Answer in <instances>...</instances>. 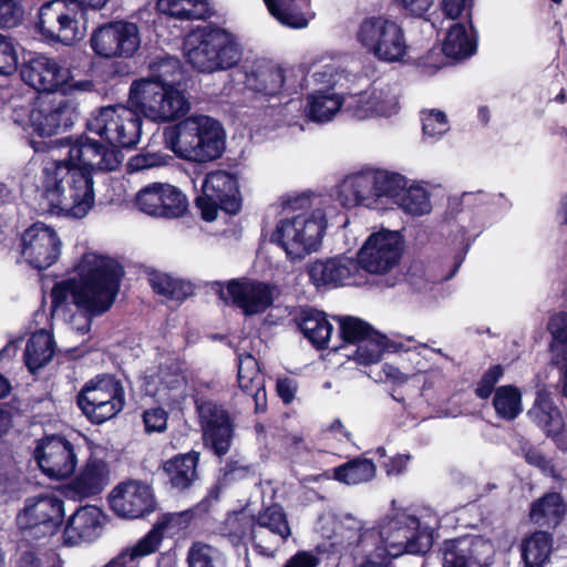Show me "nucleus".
Returning a JSON list of instances; mask_svg holds the SVG:
<instances>
[{"label":"nucleus","mask_w":567,"mask_h":567,"mask_svg":"<svg viewBox=\"0 0 567 567\" xmlns=\"http://www.w3.org/2000/svg\"><path fill=\"white\" fill-rule=\"evenodd\" d=\"M179 84L166 82L162 75L133 81L128 105L115 104L99 109L86 122L105 144L85 133L58 140L66 156L45 163L38 190L50 210L82 219L95 206L93 173L112 172L123 161L122 148L137 145L142 118L168 122L184 116L190 109Z\"/></svg>","instance_id":"obj_1"},{"label":"nucleus","mask_w":567,"mask_h":567,"mask_svg":"<svg viewBox=\"0 0 567 567\" xmlns=\"http://www.w3.org/2000/svg\"><path fill=\"white\" fill-rule=\"evenodd\" d=\"M73 269L80 284L78 309L85 313V323L78 330L85 334L91 330L92 317L107 312L114 305L125 270L117 260L95 254H84Z\"/></svg>","instance_id":"obj_2"},{"label":"nucleus","mask_w":567,"mask_h":567,"mask_svg":"<svg viewBox=\"0 0 567 567\" xmlns=\"http://www.w3.org/2000/svg\"><path fill=\"white\" fill-rule=\"evenodd\" d=\"M163 143L181 159L207 163L223 155L226 132L218 120L208 115H193L165 126Z\"/></svg>","instance_id":"obj_3"},{"label":"nucleus","mask_w":567,"mask_h":567,"mask_svg":"<svg viewBox=\"0 0 567 567\" xmlns=\"http://www.w3.org/2000/svg\"><path fill=\"white\" fill-rule=\"evenodd\" d=\"M184 47L187 62L202 73L233 69L243 56V48L235 34L213 24L190 31Z\"/></svg>","instance_id":"obj_4"},{"label":"nucleus","mask_w":567,"mask_h":567,"mask_svg":"<svg viewBox=\"0 0 567 567\" xmlns=\"http://www.w3.org/2000/svg\"><path fill=\"white\" fill-rule=\"evenodd\" d=\"M76 117V106L66 97L21 106L13 112L14 123L23 130L28 144L35 153L49 152L53 142L47 138L72 127Z\"/></svg>","instance_id":"obj_5"},{"label":"nucleus","mask_w":567,"mask_h":567,"mask_svg":"<svg viewBox=\"0 0 567 567\" xmlns=\"http://www.w3.org/2000/svg\"><path fill=\"white\" fill-rule=\"evenodd\" d=\"M420 519L404 511L384 517L375 528L360 534L359 544L365 545L369 538L375 539V556L382 560H392L404 554H424L429 543H423Z\"/></svg>","instance_id":"obj_6"},{"label":"nucleus","mask_w":567,"mask_h":567,"mask_svg":"<svg viewBox=\"0 0 567 567\" xmlns=\"http://www.w3.org/2000/svg\"><path fill=\"white\" fill-rule=\"evenodd\" d=\"M64 517V502L60 496L50 493L27 498L16 517L21 543L48 544L60 533Z\"/></svg>","instance_id":"obj_7"},{"label":"nucleus","mask_w":567,"mask_h":567,"mask_svg":"<svg viewBox=\"0 0 567 567\" xmlns=\"http://www.w3.org/2000/svg\"><path fill=\"white\" fill-rule=\"evenodd\" d=\"M85 20L80 2L49 0L38 9L35 30L48 43L73 45L85 37Z\"/></svg>","instance_id":"obj_8"},{"label":"nucleus","mask_w":567,"mask_h":567,"mask_svg":"<svg viewBox=\"0 0 567 567\" xmlns=\"http://www.w3.org/2000/svg\"><path fill=\"white\" fill-rule=\"evenodd\" d=\"M327 228L326 214L321 209L300 213L280 219L270 241L282 248L288 258H301L318 250Z\"/></svg>","instance_id":"obj_9"},{"label":"nucleus","mask_w":567,"mask_h":567,"mask_svg":"<svg viewBox=\"0 0 567 567\" xmlns=\"http://www.w3.org/2000/svg\"><path fill=\"white\" fill-rule=\"evenodd\" d=\"M76 405L92 424H103L124 409V386L114 374H97L79 391Z\"/></svg>","instance_id":"obj_10"},{"label":"nucleus","mask_w":567,"mask_h":567,"mask_svg":"<svg viewBox=\"0 0 567 567\" xmlns=\"http://www.w3.org/2000/svg\"><path fill=\"white\" fill-rule=\"evenodd\" d=\"M21 79L38 92L72 93L74 91L90 92L94 89L92 80H75L70 69L60 64L51 56L41 53H30L20 68Z\"/></svg>","instance_id":"obj_11"},{"label":"nucleus","mask_w":567,"mask_h":567,"mask_svg":"<svg viewBox=\"0 0 567 567\" xmlns=\"http://www.w3.org/2000/svg\"><path fill=\"white\" fill-rule=\"evenodd\" d=\"M205 221H214L218 210L235 216L241 212L243 196L237 173L216 169L206 174L202 195L195 199Z\"/></svg>","instance_id":"obj_12"},{"label":"nucleus","mask_w":567,"mask_h":567,"mask_svg":"<svg viewBox=\"0 0 567 567\" xmlns=\"http://www.w3.org/2000/svg\"><path fill=\"white\" fill-rule=\"evenodd\" d=\"M357 40L367 52L383 62H399L408 52L403 28L381 16L364 18L359 25Z\"/></svg>","instance_id":"obj_13"},{"label":"nucleus","mask_w":567,"mask_h":567,"mask_svg":"<svg viewBox=\"0 0 567 567\" xmlns=\"http://www.w3.org/2000/svg\"><path fill=\"white\" fill-rule=\"evenodd\" d=\"M205 447L221 458L231 449L235 436V419L224 404L212 399L195 400Z\"/></svg>","instance_id":"obj_14"},{"label":"nucleus","mask_w":567,"mask_h":567,"mask_svg":"<svg viewBox=\"0 0 567 567\" xmlns=\"http://www.w3.org/2000/svg\"><path fill=\"white\" fill-rule=\"evenodd\" d=\"M92 51L104 59H128L141 45L140 29L127 20H112L93 29L90 39Z\"/></svg>","instance_id":"obj_15"},{"label":"nucleus","mask_w":567,"mask_h":567,"mask_svg":"<svg viewBox=\"0 0 567 567\" xmlns=\"http://www.w3.org/2000/svg\"><path fill=\"white\" fill-rule=\"evenodd\" d=\"M403 237L399 231L381 230L371 234L358 252V271L384 275L396 267L402 258Z\"/></svg>","instance_id":"obj_16"},{"label":"nucleus","mask_w":567,"mask_h":567,"mask_svg":"<svg viewBox=\"0 0 567 567\" xmlns=\"http://www.w3.org/2000/svg\"><path fill=\"white\" fill-rule=\"evenodd\" d=\"M218 298L240 309L245 316L264 313L274 303V287L247 277L234 278L225 285L216 282Z\"/></svg>","instance_id":"obj_17"},{"label":"nucleus","mask_w":567,"mask_h":567,"mask_svg":"<svg viewBox=\"0 0 567 567\" xmlns=\"http://www.w3.org/2000/svg\"><path fill=\"white\" fill-rule=\"evenodd\" d=\"M34 458L41 472L56 481L69 478L78 465L75 445L59 434L40 439L34 450Z\"/></svg>","instance_id":"obj_18"},{"label":"nucleus","mask_w":567,"mask_h":567,"mask_svg":"<svg viewBox=\"0 0 567 567\" xmlns=\"http://www.w3.org/2000/svg\"><path fill=\"white\" fill-rule=\"evenodd\" d=\"M61 246L56 231L40 221L29 226L20 237L21 256L38 270L48 269L58 260Z\"/></svg>","instance_id":"obj_19"},{"label":"nucleus","mask_w":567,"mask_h":567,"mask_svg":"<svg viewBox=\"0 0 567 567\" xmlns=\"http://www.w3.org/2000/svg\"><path fill=\"white\" fill-rule=\"evenodd\" d=\"M136 207L154 217L174 219L184 216L188 209L185 194L171 184L153 183L143 187L135 198Z\"/></svg>","instance_id":"obj_20"},{"label":"nucleus","mask_w":567,"mask_h":567,"mask_svg":"<svg viewBox=\"0 0 567 567\" xmlns=\"http://www.w3.org/2000/svg\"><path fill=\"white\" fill-rule=\"evenodd\" d=\"M443 567H489L494 560V548L482 536H464L443 543Z\"/></svg>","instance_id":"obj_21"},{"label":"nucleus","mask_w":567,"mask_h":567,"mask_svg":"<svg viewBox=\"0 0 567 567\" xmlns=\"http://www.w3.org/2000/svg\"><path fill=\"white\" fill-rule=\"evenodd\" d=\"M112 509L125 518H142L156 509L152 487L136 480H127L116 485L109 497Z\"/></svg>","instance_id":"obj_22"},{"label":"nucleus","mask_w":567,"mask_h":567,"mask_svg":"<svg viewBox=\"0 0 567 567\" xmlns=\"http://www.w3.org/2000/svg\"><path fill=\"white\" fill-rule=\"evenodd\" d=\"M358 262L344 255L309 261L306 271L310 282L317 288L350 285L358 275Z\"/></svg>","instance_id":"obj_23"},{"label":"nucleus","mask_w":567,"mask_h":567,"mask_svg":"<svg viewBox=\"0 0 567 567\" xmlns=\"http://www.w3.org/2000/svg\"><path fill=\"white\" fill-rule=\"evenodd\" d=\"M546 330L550 337L548 342L549 365L558 371L560 394L567 400V311L559 310L548 317Z\"/></svg>","instance_id":"obj_24"},{"label":"nucleus","mask_w":567,"mask_h":567,"mask_svg":"<svg viewBox=\"0 0 567 567\" xmlns=\"http://www.w3.org/2000/svg\"><path fill=\"white\" fill-rule=\"evenodd\" d=\"M292 321L315 349L320 351L329 348L333 326L324 311L311 306H300L292 313Z\"/></svg>","instance_id":"obj_25"},{"label":"nucleus","mask_w":567,"mask_h":567,"mask_svg":"<svg viewBox=\"0 0 567 567\" xmlns=\"http://www.w3.org/2000/svg\"><path fill=\"white\" fill-rule=\"evenodd\" d=\"M237 362L239 389L252 399L256 413L265 412L267 409V393L257 359L249 352H243L237 354Z\"/></svg>","instance_id":"obj_26"},{"label":"nucleus","mask_w":567,"mask_h":567,"mask_svg":"<svg viewBox=\"0 0 567 567\" xmlns=\"http://www.w3.org/2000/svg\"><path fill=\"white\" fill-rule=\"evenodd\" d=\"M101 516L102 512L96 506H80L65 522L64 544L74 546L94 540L102 527Z\"/></svg>","instance_id":"obj_27"},{"label":"nucleus","mask_w":567,"mask_h":567,"mask_svg":"<svg viewBox=\"0 0 567 567\" xmlns=\"http://www.w3.org/2000/svg\"><path fill=\"white\" fill-rule=\"evenodd\" d=\"M109 481V463L104 458L91 454L71 481L70 488L80 497H91L101 494Z\"/></svg>","instance_id":"obj_28"},{"label":"nucleus","mask_w":567,"mask_h":567,"mask_svg":"<svg viewBox=\"0 0 567 567\" xmlns=\"http://www.w3.org/2000/svg\"><path fill=\"white\" fill-rule=\"evenodd\" d=\"M199 458L200 453L192 450L187 453H178L163 462L161 468L173 489L186 492L194 485L199 478L197 472Z\"/></svg>","instance_id":"obj_29"},{"label":"nucleus","mask_w":567,"mask_h":567,"mask_svg":"<svg viewBox=\"0 0 567 567\" xmlns=\"http://www.w3.org/2000/svg\"><path fill=\"white\" fill-rule=\"evenodd\" d=\"M284 83V70L270 61H255L251 69L246 72V87L266 97L278 95Z\"/></svg>","instance_id":"obj_30"},{"label":"nucleus","mask_w":567,"mask_h":567,"mask_svg":"<svg viewBox=\"0 0 567 567\" xmlns=\"http://www.w3.org/2000/svg\"><path fill=\"white\" fill-rule=\"evenodd\" d=\"M340 198L347 207L370 206L374 203L378 199L374 171L348 176L340 186Z\"/></svg>","instance_id":"obj_31"},{"label":"nucleus","mask_w":567,"mask_h":567,"mask_svg":"<svg viewBox=\"0 0 567 567\" xmlns=\"http://www.w3.org/2000/svg\"><path fill=\"white\" fill-rule=\"evenodd\" d=\"M567 514V504L559 492H547L532 502L529 519L546 528L555 529Z\"/></svg>","instance_id":"obj_32"},{"label":"nucleus","mask_w":567,"mask_h":567,"mask_svg":"<svg viewBox=\"0 0 567 567\" xmlns=\"http://www.w3.org/2000/svg\"><path fill=\"white\" fill-rule=\"evenodd\" d=\"M528 416L544 433H556L557 430L566 426L561 411L556 405L551 392L545 385L536 391Z\"/></svg>","instance_id":"obj_33"},{"label":"nucleus","mask_w":567,"mask_h":567,"mask_svg":"<svg viewBox=\"0 0 567 567\" xmlns=\"http://www.w3.org/2000/svg\"><path fill=\"white\" fill-rule=\"evenodd\" d=\"M158 13L177 21L207 20L214 14L207 0H157Z\"/></svg>","instance_id":"obj_34"},{"label":"nucleus","mask_w":567,"mask_h":567,"mask_svg":"<svg viewBox=\"0 0 567 567\" xmlns=\"http://www.w3.org/2000/svg\"><path fill=\"white\" fill-rule=\"evenodd\" d=\"M554 538L549 532L536 530L520 544L522 559L526 567H544L553 551Z\"/></svg>","instance_id":"obj_35"},{"label":"nucleus","mask_w":567,"mask_h":567,"mask_svg":"<svg viewBox=\"0 0 567 567\" xmlns=\"http://www.w3.org/2000/svg\"><path fill=\"white\" fill-rule=\"evenodd\" d=\"M166 524L167 518L163 522H156L151 530L133 547L123 549L118 555L112 558L111 565H122V561L136 565V559L155 553L164 538Z\"/></svg>","instance_id":"obj_36"},{"label":"nucleus","mask_w":567,"mask_h":567,"mask_svg":"<svg viewBox=\"0 0 567 567\" xmlns=\"http://www.w3.org/2000/svg\"><path fill=\"white\" fill-rule=\"evenodd\" d=\"M477 42L471 38L463 23L452 25L442 44V52L447 59L462 61L476 53Z\"/></svg>","instance_id":"obj_37"},{"label":"nucleus","mask_w":567,"mask_h":567,"mask_svg":"<svg viewBox=\"0 0 567 567\" xmlns=\"http://www.w3.org/2000/svg\"><path fill=\"white\" fill-rule=\"evenodd\" d=\"M398 349L395 342L374 329L357 346L353 359L359 364L369 365L379 362L384 352H395Z\"/></svg>","instance_id":"obj_38"},{"label":"nucleus","mask_w":567,"mask_h":567,"mask_svg":"<svg viewBox=\"0 0 567 567\" xmlns=\"http://www.w3.org/2000/svg\"><path fill=\"white\" fill-rule=\"evenodd\" d=\"M40 543H21L13 567H63V561L53 549Z\"/></svg>","instance_id":"obj_39"},{"label":"nucleus","mask_w":567,"mask_h":567,"mask_svg":"<svg viewBox=\"0 0 567 567\" xmlns=\"http://www.w3.org/2000/svg\"><path fill=\"white\" fill-rule=\"evenodd\" d=\"M148 284L156 295L163 296L169 300L184 301L194 293L190 282L173 278L159 271L150 274Z\"/></svg>","instance_id":"obj_40"},{"label":"nucleus","mask_w":567,"mask_h":567,"mask_svg":"<svg viewBox=\"0 0 567 567\" xmlns=\"http://www.w3.org/2000/svg\"><path fill=\"white\" fill-rule=\"evenodd\" d=\"M372 460L355 457L333 468V478L347 485H357L371 481L375 476Z\"/></svg>","instance_id":"obj_41"},{"label":"nucleus","mask_w":567,"mask_h":567,"mask_svg":"<svg viewBox=\"0 0 567 567\" xmlns=\"http://www.w3.org/2000/svg\"><path fill=\"white\" fill-rule=\"evenodd\" d=\"M492 403L496 415L505 421H514L523 412L522 392L513 384L498 386Z\"/></svg>","instance_id":"obj_42"},{"label":"nucleus","mask_w":567,"mask_h":567,"mask_svg":"<svg viewBox=\"0 0 567 567\" xmlns=\"http://www.w3.org/2000/svg\"><path fill=\"white\" fill-rule=\"evenodd\" d=\"M254 525L267 528L274 535L280 537L281 543H286L291 536V528L288 523L287 514L280 504L274 503L252 516Z\"/></svg>","instance_id":"obj_43"},{"label":"nucleus","mask_w":567,"mask_h":567,"mask_svg":"<svg viewBox=\"0 0 567 567\" xmlns=\"http://www.w3.org/2000/svg\"><path fill=\"white\" fill-rule=\"evenodd\" d=\"M54 354L53 341L44 334H33L27 342L24 363L31 373L47 365Z\"/></svg>","instance_id":"obj_44"},{"label":"nucleus","mask_w":567,"mask_h":567,"mask_svg":"<svg viewBox=\"0 0 567 567\" xmlns=\"http://www.w3.org/2000/svg\"><path fill=\"white\" fill-rule=\"evenodd\" d=\"M269 13L282 25L302 29L308 19L297 4V0H264Z\"/></svg>","instance_id":"obj_45"},{"label":"nucleus","mask_w":567,"mask_h":567,"mask_svg":"<svg viewBox=\"0 0 567 567\" xmlns=\"http://www.w3.org/2000/svg\"><path fill=\"white\" fill-rule=\"evenodd\" d=\"M342 100L334 93L316 91L309 96L307 115L313 122H327L340 110Z\"/></svg>","instance_id":"obj_46"},{"label":"nucleus","mask_w":567,"mask_h":567,"mask_svg":"<svg viewBox=\"0 0 567 567\" xmlns=\"http://www.w3.org/2000/svg\"><path fill=\"white\" fill-rule=\"evenodd\" d=\"M339 323V337L342 344L358 346L374 328L367 321L351 316L334 317Z\"/></svg>","instance_id":"obj_47"},{"label":"nucleus","mask_w":567,"mask_h":567,"mask_svg":"<svg viewBox=\"0 0 567 567\" xmlns=\"http://www.w3.org/2000/svg\"><path fill=\"white\" fill-rule=\"evenodd\" d=\"M399 206L408 214L421 216L431 210L429 193L421 186L406 187L396 200Z\"/></svg>","instance_id":"obj_48"},{"label":"nucleus","mask_w":567,"mask_h":567,"mask_svg":"<svg viewBox=\"0 0 567 567\" xmlns=\"http://www.w3.org/2000/svg\"><path fill=\"white\" fill-rule=\"evenodd\" d=\"M185 361L176 353H168L158 364L155 377L168 389H176L184 379Z\"/></svg>","instance_id":"obj_49"},{"label":"nucleus","mask_w":567,"mask_h":567,"mask_svg":"<svg viewBox=\"0 0 567 567\" xmlns=\"http://www.w3.org/2000/svg\"><path fill=\"white\" fill-rule=\"evenodd\" d=\"M377 182V197H389L399 199L403 190H405L406 178L399 174L382 169L374 171Z\"/></svg>","instance_id":"obj_50"},{"label":"nucleus","mask_w":567,"mask_h":567,"mask_svg":"<svg viewBox=\"0 0 567 567\" xmlns=\"http://www.w3.org/2000/svg\"><path fill=\"white\" fill-rule=\"evenodd\" d=\"M254 473L252 465L229 457L226 460L225 465L220 467L218 475L220 476V484L229 486L234 483L248 480Z\"/></svg>","instance_id":"obj_51"},{"label":"nucleus","mask_w":567,"mask_h":567,"mask_svg":"<svg viewBox=\"0 0 567 567\" xmlns=\"http://www.w3.org/2000/svg\"><path fill=\"white\" fill-rule=\"evenodd\" d=\"M504 372L502 364H492L477 381L474 389L475 395L481 400H487L493 393L495 394L496 384L503 378Z\"/></svg>","instance_id":"obj_52"},{"label":"nucleus","mask_w":567,"mask_h":567,"mask_svg":"<svg viewBox=\"0 0 567 567\" xmlns=\"http://www.w3.org/2000/svg\"><path fill=\"white\" fill-rule=\"evenodd\" d=\"M80 290V284L78 278H68L60 282H56L51 290V306L52 309H58L66 303L69 296H72L74 305L78 307V291Z\"/></svg>","instance_id":"obj_53"},{"label":"nucleus","mask_w":567,"mask_h":567,"mask_svg":"<svg viewBox=\"0 0 567 567\" xmlns=\"http://www.w3.org/2000/svg\"><path fill=\"white\" fill-rule=\"evenodd\" d=\"M18 70V54L10 37L0 33V75H12Z\"/></svg>","instance_id":"obj_54"},{"label":"nucleus","mask_w":567,"mask_h":567,"mask_svg":"<svg viewBox=\"0 0 567 567\" xmlns=\"http://www.w3.org/2000/svg\"><path fill=\"white\" fill-rule=\"evenodd\" d=\"M441 6L444 16L452 20H456L465 13L470 27L473 28L472 11L474 0H441Z\"/></svg>","instance_id":"obj_55"},{"label":"nucleus","mask_w":567,"mask_h":567,"mask_svg":"<svg viewBox=\"0 0 567 567\" xmlns=\"http://www.w3.org/2000/svg\"><path fill=\"white\" fill-rule=\"evenodd\" d=\"M447 130V118L444 112L432 110L422 117V131L425 135L437 136Z\"/></svg>","instance_id":"obj_56"},{"label":"nucleus","mask_w":567,"mask_h":567,"mask_svg":"<svg viewBox=\"0 0 567 567\" xmlns=\"http://www.w3.org/2000/svg\"><path fill=\"white\" fill-rule=\"evenodd\" d=\"M22 18L19 0H0V28L17 27Z\"/></svg>","instance_id":"obj_57"},{"label":"nucleus","mask_w":567,"mask_h":567,"mask_svg":"<svg viewBox=\"0 0 567 567\" xmlns=\"http://www.w3.org/2000/svg\"><path fill=\"white\" fill-rule=\"evenodd\" d=\"M143 422L147 433L164 432L167 427V412L163 408L146 410L143 413Z\"/></svg>","instance_id":"obj_58"},{"label":"nucleus","mask_w":567,"mask_h":567,"mask_svg":"<svg viewBox=\"0 0 567 567\" xmlns=\"http://www.w3.org/2000/svg\"><path fill=\"white\" fill-rule=\"evenodd\" d=\"M210 549L208 545L194 543L187 555L188 567H215L213 565Z\"/></svg>","instance_id":"obj_59"},{"label":"nucleus","mask_w":567,"mask_h":567,"mask_svg":"<svg viewBox=\"0 0 567 567\" xmlns=\"http://www.w3.org/2000/svg\"><path fill=\"white\" fill-rule=\"evenodd\" d=\"M524 458L527 464L537 467L544 474H553L554 465L551 461L546 457V455L537 447L529 445L527 447H523Z\"/></svg>","instance_id":"obj_60"},{"label":"nucleus","mask_w":567,"mask_h":567,"mask_svg":"<svg viewBox=\"0 0 567 567\" xmlns=\"http://www.w3.org/2000/svg\"><path fill=\"white\" fill-rule=\"evenodd\" d=\"M164 156L156 153H143L135 155L128 161L130 172H138L165 164Z\"/></svg>","instance_id":"obj_61"},{"label":"nucleus","mask_w":567,"mask_h":567,"mask_svg":"<svg viewBox=\"0 0 567 567\" xmlns=\"http://www.w3.org/2000/svg\"><path fill=\"white\" fill-rule=\"evenodd\" d=\"M406 16L424 18L434 4V0H394Z\"/></svg>","instance_id":"obj_62"},{"label":"nucleus","mask_w":567,"mask_h":567,"mask_svg":"<svg viewBox=\"0 0 567 567\" xmlns=\"http://www.w3.org/2000/svg\"><path fill=\"white\" fill-rule=\"evenodd\" d=\"M319 558L311 551L300 550L296 553L284 567H317Z\"/></svg>","instance_id":"obj_63"},{"label":"nucleus","mask_w":567,"mask_h":567,"mask_svg":"<svg viewBox=\"0 0 567 567\" xmlns=\"http://www.w3.org/2000/svg\"><path fill=\"white\" fill-rule=\"evenodd\" d=\"M276 390L282 402L289 404L295 399L297 386L292 379L282 378L277 380Z\"/></svg>","instance_id":"obj_64"}]
</instances>
